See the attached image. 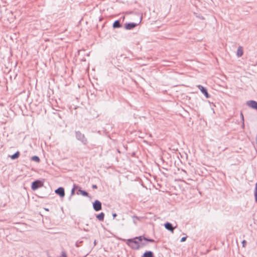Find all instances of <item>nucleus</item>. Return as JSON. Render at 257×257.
<instances>
[{
  "instance_id": "1",
  "label": "nucleus",
  "mask_w": 257,
  "mask_h": 257,
  "mask_svg": "<svg viewBox=\"0 0 257 257\" xmlns=\"http://www.w3.org/2000/svg\"><path fill=\"white\" fill-rule=\"evenodd\" d=\"M143 240L142 236L136 237L134 238L128 239L127 240V244L132 248L134 249H138L140 248V243Z\"/></svg>"
},
{
  "instance_id": "2",
  "label": "nucleus",
  "mask_w": 257,
  "mask_h": 257,
  "mask_svg": "<svg viewBox=\"0 0 257 257\" xmlns=\"http://www.w3.org/2000/svg\"><path fill=\"white\" fill-rule=\"evenodd\" d=\"M76 139L80 141L83 144L86 145L87 143V140L84 134H82L80 131L75 132Z\"/></svg>"
},
{
  "instance_id": "3",
  "label": "nucleus",
  "mask_w": 257,
  "mask_h": 257,
  "mask_svg": "<svg viewBox=\"0 0 257 257\" xmlns=\"http://www.w3.org/2000/svg\"><path fill=\"white\" fill-rule=\"evenodd\" d=\"M93 207L94 210L96 211L100 210L102 208L101 202L99 201L96 200L93 203Z\"/></svg>"
},
{
  "instance_id": "4",
  "label": "nucleus",
  "mask_w": 257,
  "mask_h": 257,
  "mask_svg": "<svg viewBox=\"0 0 257 257\" xmlns=\"http://www.w3.org/2000/svg\"><path fill=\"white\" fill-rule=\"evenodd\" d=\"M198 88L200 89L201 92L205 95L206 98H209L210 95L208 94L207 89L201 85L197 86Z\"/></svg>"
},
{
  "instance_id": "5",
  "label": "nucleus",
  "mask_w": 257,
  "mask_h": 257,
  "mask_svg": "<svg viewBox=\"0 0 257 257\" xmlns=\"http://www.w3.org/2000/svg\"><path fill=\"white\" fill-rule=\"evenodd\" d=\"M246 104L249 107L256 109L257 108V102L254 100H249L246 102Z\"/></svg>"
},
{
  "instance_id": "6",
  "label": "nucleus",
  "mask_w": 257,
  "mask_h": 257,
  "mask_svg": "<svg viewBox=\"0 0 257 257\" xmlns=\"http://www.w3.org/2000/svg\"><path fill=\"white\" fill-rule=\"evenodd\" d=\"M55 192L61 197H63L65 196V191L63 187H59L55 191Z\"/></svg>"
},
{
  "instance_id": "7",
  "label": "nucleus",
  "mask_w": 257,
  "mask_h": 257,
  "mask_svg": "<svg viewBox=\"0 0 257 257\" xmlns=\"http://www.w3.org/2000/svg\"><path fill=\"white\" fill-rule=\"evenodd\" d=\"M137 25V24L134 23H126L125 24L124 28L126 30H131L134 28Z\"/></svg>"
},
{
  "instance_id": "8",
  "label": "nucleus",
  "mask_w": 257,
  "mask_h": 257,
  "mask_svg": "<svg viewBox=\"0 0 257 257\" xmlns=\"http://www.w3.org/2000/svg\"><path fill=\"white\" fill-rule=\"evenodd\" d=\"M165 227L166 229L173 232L174 227L172 226V224L170 222H166L165 224Z\"/></svg>"
},
{
  "instance_id": "9",
  "label": "nucleus",
  "mask_w": 257,
  "mask_h": 257,
  "mask_svg": "<svg viewBox=\"0 0 257 257\" xmlns=\"http://www.w3.org/2000/svg\"><path fill=\"white\" fill-rule=\"evenodd\" d=\"M40 182L39 181H35L34 182H33L32 183V189L33 190H36L37 189H38L39 187V184Z\"/></svg>"
},
{
  "instance_id": "10",
  "label": "nucleus",
  "mask_w": 257,
  "mask_h": 257,
  "mask_svg": "<svg viewBox=\"0 0 257 257\" xmlns=\"http://www.w3.org/2000/svg\"><path fill=\"white\" fill-rule=\"evenodd\" d=\"M143 257H154V254L152 251H147L143 254Z\"/></svg>"
},
{
  "instance_id": "11",
  "label": "nucleus",
  "mask_w": 257,
  "mask_h": 257,
  "mask_svg": "<svg viewBox=\"0 0 257 257\" xmlns=\"http://www.w3.org/2000/svg\"><path fill=\"white\" fill-rule=\"evenodd\" d=\"M242 55H243V51H242V47L241 46H239V47H238V48L237 49L236 55L238 57H240Z\"/></svg>"
},
{
  "instance_id": "12",
  "label": "nucleus",
  "mask_w": 257,
  "mask_h": 257,
  "mask_svg": "<svg viewBox=\"0 0 257 257\" xmlns=\"http://www.w3.org/2000/svg\"><path fill=\"white\" fill-rule=\"evenodd\" d=\"M104 214L103 212H101L100 214L96 216V218L99 221H102L104 220Z\"/></svg>"
},
{
  "instance_id": "13",
  "label": "nucleus",
  "mask_w": 257,
  "mask_h": 257,
  "mask_svg": "<svg viewBox=\"0 0 257 257\" xmlns=\"http://www.w3.org/2000/svg\"><path fill=\"white\" fill-rule=\"evenodd\" d=\"M121 27V25L120 24V22L118 20H116L114 21V22L113 24V27L114 28H118Z\"/></svg>"
},
{
  "instance_id": "14",
  "label": "nucleus",
  "mask_w": 257,
  "mask_h": 257,
  "mask_svg": "<svg viewBox=\"0 0 257 257\" xmlns=\"http://www.w3.org/2000/svg\"><path fill=\"white\" fill-rule=\"evenodd\" d=\"M20 155V153L19 152H17L11 156V158L13 160H15L19 157Z\"/></svg>"
},
{
  "instance_id": "15",
  "label": "nucleus",
  "mask_w": 257,
  "mask_h": 257,
  "mask_svg": "<svg viewBox=\"0 0 257 257\" xmlns=\"http://www.w3.org/2000/svg\"><path fill=\"white\" fill-rule=\"evenodd\" d=\"M78 188H79V191H80V193L83 196H88V193L87 192H86L85 191L81 190L80 187H79Z\"/></svg>"
},
{
  "instance_id": "16",
  "label": "nucleus",
  "mask_w": 257,
  "mask_h": 257,
  "mask_svg": "<svg viewBox=\"0 0 257 257\" xmlns=\"http://www.w3.org/2000/svg\"><path fill=\"white\" fill-rule=\"evenodd\" d=\"M78 188H79V187L78 185H74L71 191V195H73L74 194L75 190L76 189H78Z\"/></svg>"
},
{
  "instance_id": "17",
  "label": "nucleus",
  "mask_w": 257,
  "mask_h": 257,
  "mask_svg": "<svg viewBox=\"0 0 257 257\" xmlns=\"http://www.w3.org/2000/svg\"><path fill=\"white\" fill-rule=\"evenodd\" d=\"M32 161H34L36 162H40V159L37 156H33L31 158Z\"/></svg>"
},
{
  "instance_id": "18",
  "label": "nucleus",
  "mask_w": 257,
  "mask_h": 257,
  "mask_svg": "<svg viewBox=\"0 0 257 257\" xmlns=\"http://www.w3.org/2000/svg\"><path fill=\"white\" fill-rule=\"evenodd\" d=\"M254 196L255 201L257 202V183L255 185V188L254 190Z\"/></svg>"
},
{
  "instance_id": "19",
  "label": "nucleus",
  "mask_w": 257,
  "mask_h": 257,
  "mask_svg": "<svg viewBox=\"0 0 257 257\" xmlns=\"http://www.w3.org/2000/svg\"><path fill=\"white\" fill-rule=\"evenodd\" d=\"M240 116H241V120L242 121V126L243 127L244 126V117H243V113L242 112H240Z\"/></svg>"
},
{
  "instance_id": "20",
  "label": "nucleus",
  "mask_w": 257,
  "mask_h": 257,
  "mask_svg": "<svg viewBox=\"0 0 257 257\" xmlns=\"http://www.w3.org/2000/svg\"><path fill=\"white\" fill-rule=\"evenodd\" d=\"M143 239H144L146 241H149V242H153L155 241V240L153 239H148L146 237H143Z\"/></svg>"
},
{
  "instance_id": "21",
  "label": "nucleus",
  "mask_w": 257,
  "mask_h": 257,
  "mask_svg": "<svg viewBox=\"0 0 257 257\" xmlns=\"http://www.w3.org/2000/svg\"><path fill=\"white\" fill-rule=\"evenodd\" d=\"M59 257H67V256L65 251H62L61 255Z\"/></svg>"
},
{
  "instance_id": "22",
  "label": "nucleus",
  "mask_w": 257,
  "mask_h": 257,
  "mask_svg": "<svg viewBox=\"0 0 257 257\" xmlns=\"http://www.w3.org/2000/svg\"><path fill=\"white\" fill-rule=\"evenodd\" d=\"M246 243V241L245 240H242V244L243 247H245Z\"/></svg>"
},
{
  "instance_id": "23",
  "label": "nucleus",
  "mask_w": 257,
  "mask_h": 257,
  "mask_svg": "<svg viewBox=\"0 0 257 257\" xmlns=\"http://www.w3.org/2000/svg\"><path fill=\"white\" fill-rule=\"evenodd\" d=\"M186 239V237H183L181 239V242H183V241H185Z\"/></svg>"
},
{
  "instance_id": "24",
  "label": "nucleus",
  "mask_w": 257,
  "mask_h": 257,
  "mask_svg": "<svg viewBox=\"0 0 257 257\" xmlns=\"http://www.w3.org/2000/svg\"><path fill=\"white\" fill-rule=\"evenodd\" d=\"M92 187L93 189H97V186L96 185H93L92 186Z\"/></svg>"
},
{
  "instance_id": "25",
  "label": "nucleus",
  "mask_w": 257,
  "mask_h": 257,
  "mask_svg": "<svg viewBox=\"0 0 257 257\" xmlns=\"http://www.w3.org/2000/svg\"><path fill=\"white\" fill-rule=\"evenodd\" d=\"M133 219H139V217L137 216H133Z\"/></svg>"
},
{
  "instance_id": "26",
  "label": "nucleus",
  "mask_w": 257,
  "mask_h": 257,
  "mask_svg": "<svg viewBox=\"0 0 257 257\" xmlns=\"http://www.w3.org/2000/svg\"><path fill=\"white\" fill-rule=\"evenodd\" d=\"M112 216H113V218H114L116 216V213H113L112 214Z\"/></svg>"
},
{
  "instance_id": "27",
  "label": "nucleus",
  "mask_w": 257,
  "mask_h": 257,
  "mask_svg": "<svg viewBox=\"0 0 257 257\" xmlns=\"http://www.w3.org/2000/svg\"><path fill=\"white\" fill-rule=\"evenodd\" d=\"M96 240H95L94 241V245H96Z\"/></svg>"
},
{
  "instance_id": "28",
  "label": "nucleus",
  "mask_w": 257,
  "mask_h": 257,
  "mask_svg": "<svg viewBox=\"0 0 257 257\" xmlns=\"http://www.w3.org/2000/svg\"><path fill=\"white\" fill-rule=\"evenodd\" d=\"M136 219H134V222L135 224H136Z\"/></svg>"
},
{
  "instance_id": "29",
  "label": "nucleus",
  "mask_w": 257,
  "mask_h": 257,
  "mask_svg": "<svg viewBox=\"0 0 257 257\" xmlns=\"http://www.w3.org/2000/svg\"><path fill=\"white\" fill-rule=\"evenodd\" d=\"M145 244H146L145 243H142L143 245H145Z\"/></svg>"
},
{
  "instance_id": "30",
  "label": "nucleus",
  "mask_w": 257,
  "mask_h": 257,
  "mask_svg": "<svg viewBox=\"0 0 257 257\" xmlns=\"http://www.w3.org/2000/svg\"><path fill=\"white\" fill-rule=\"evenodd\" d=\"M256 109L257 110V108Z\"/></svg>"
}]
</instances>
